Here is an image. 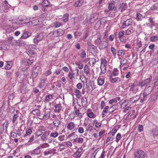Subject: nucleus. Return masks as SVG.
<instances>
[{
  "instance_id": "1",
  "label": "nucleus",
  "mask_w": 158,
  "mask_h": 158,
  "mask_svg": "<svg viewBox=\"0 0 158 158\" xmlns=\"http://www.w3.org/2000/svg\"><path fill=\"white\" fill-rule=\"evenodd\" d=\"M102 37H99L95 41V44L98 46L100 49H102L106 48L107 44L106 41H103L101 40Z\"/></svg>"
},
{
  "instance_id": "2",
  "label": "nucleus",
  "mask_w": 158,
  "mask_h": 158,
  "mask_svg": "<svg viewBox=\"0 0 158 158\" xmlns=\"http://www.w3.org/2000/svg\"><path fill=\"white\" fill-rule=\"evenodd\" d=\"M135 158H144V153L141 150L136 151L134 153Z\"/></svg>"
},
{
  "instance_id": "3",
  "label": "nucleus",
  "mask_w": 158,
  "mask_h": 158,
  "mask_svg": "<svg viewBox=\"0 0 158 158\" xmlns=\"http://www.w3.org/2000/svg\"><path fill=\"white\" fill-rule=\"evenodd\" d=\"M34 61V59L32 57H31L30 58L24 59L22 61L23 64L25 65H31Z\"/></svg>"
},
{
  "instance_id": "4",
  "label": "nucleus",
  "mask_w": 158,
  "mask_h": 158,
  "mask_svg": "<svg viewBox=\"0 0 158 158\" xmlns=\"http://www.w3.org/2000/svg\"><path fill=\"white\" fill-rule=\"evenodd\" d=\"M44 37V35L42 33H40L37 35L34 39V42L36 43L42 40Z\"/></svg>"
},
{
  "instance_id": "5",
  "label": "nucleus",
  "mask_w": 158,
  "mask_h": 158,
  "mask_svg": "<svg viewBox=\"0 0 158 158\" xmlns=\"http://www.w3.org/2000/svg\"><path fill=\"white\" fill-rule=\"evenodd\" d=\"M132 22V20L131 19H128L126 21L123 22V25L122 26V28H124L126 26H128L131 25Z\"/></svg>"
},
{
  "instance_id": "6",
  "label": "nucleus",
  "mask_w": 158,
  "mask_h": 158,
  "mask_svg": "<svg viewBox=\"0 0 158 158\" xmlns=\"http://www.w3.org/2000/svg\"><path fill=\"white\" fill-rule=\"evenodd\" d=\"M82 153V149L81 148H79L73 156L74 157L79 158L81 156Z\"/></svg>"
},
{
  "instance_id": "7",
  "label": "nucleus",
  "mask_w": 158,
  "mask_h": 158,
  "mask_svg": "<svg viewBox=\"0 0 158 158\" xmlns=\"http://www.w3.org/2000/svg\"><path fill=\"white\" fill-rule=\"evenodd\" d=\"M151 82V80L150 79H147L141 82H140L139 85L142 88L144 85H147L148 84Z\"/></svg>"
},
{
  "instance_id": "8",
  "label": "nucleus",
  "mask_w": 158,
  "mask_h": 158,
  "mask_svg": "<svg viewBox=\"0 0 158 158\" xmlns=\"http://www.w3.org/2000/svg\"><path fill=\"white\" fill-rule=\"evenodd\" d=\"M98 14L96 13L91 14L90 16L89 22L90 23H94L95 20V19H94V18Z\"/></svg>"
},
{
  "instance_id": "9",
  "label": "nucleus",
  "mask_w": 158,
  "mask_h": 158,
  "mask_svg": "<svg viewBox=\"0 0 158 158\" xmlns=\"http://www.w3.org/2000/svg\"><path fill=\"white\" fill-rule=\"evenodd\" d=\"M31 33L27 31H24L23 35L20 38L21 39H25L29 37L31 35Z\"/></svg>"
},
{
  "instance_id": "10",
  "label": "nucleus",
  "mask_w": 158,
  "mask_h": 158,
  "mask_svg": "<svg viewBox=\"0 0 158 158\" xmlns=\"http://www.w3.org/2000/svg\"><path fill=\"white\" fill-rule=\"evenodd\" d=\"M109 79L112 83H118L121 81V79L118 77H116L114 78L112 76L110 77Z\"/></svg>"
},
{
  "instance_id": "11",
  "label": "nucleus",
  "mask_w": 158,
  "mask_h": 158,
  "mask_svg": "<svg viewBox=\"0 0 158 158\" xmlns=\"http://www.w3.org/2000/svg\"><path fill=\"white\" fill-rule=\"evenodd\" d=\"M84 72L87 75L89 76V74L90 73V68L88 64H85L84 67Z\"/></svg>"
},
{
  "instance_id": "12",
  "label": "nucleus",
  "mask_w": 158,
  "mask_h": 158,
  "mask_svg": "<svg viewBox=\"0 0 158 158\" xmlns=\"http://www.w3.org/2000/svg\"><path fill=\"white\" fill-rule=\"evenodd\" d=\"M127 7V5L126 3H123L119 5V9L122 12L123 11L126 9Z\"/></svg>"
},
{
  "instance_id": "13",
  "label": "nucleus",
  "mask_w": 158,
  "mask_h": 158,
  "mask_svg": "<svg viewBox=\"0 0 158 158\" xmlns=\"http://www.w3.org/2000/svg\"><path fill=\"white\" fill-rule=\"evenodd\" d=\"M75 126V124L74 123L71 122L68 124L67 128L68 130H72L74 129Z\"/></svg>"
},
{
  "instance_id": "14",
  "label": "nucleus",
  "mask_w": 158,
  "mask_h": 158,
  "mask_svg": "<svg viewBox=\"0 0 158 158\" xmlns=\"http://www.w3.org/2000/svg\"><path fill=\"white\" fill-rule=\"evenodd\" d=\"M34 72H33V75L35 74V76L38 75L39 71H40L41 70L40 67L39 66H34L33 68Z\"/></svg>"
},
{
  "instance_id": "15",
  "label": "nucleus",
  "mask_w": 158,
  "mask_h": 158,
  "mask_svg": "<svg viewBox=\"0 0 158 158\" xmlns=\"http://www.w3.org/2000/svg\"><path fill=\"white\" fill-rule=\"evenodd\" d=\"M54 107L55 108V111L57 113H60V111L61 110L62 107L60 104H56L55 105Z\"/></svg>"
},
{
  "instance_id": "16",
  "label": "nucleus",
  "mask_w": 158,
  "mask_h": 158,
  "mask_svg": "<svg viewBox=\"0 0 158 158\" xmlns=\"http://www.w3.org/2000/svg\"><path fill=\"white\" fill-rule=\"evenodd\" d=\"M152 90V87L150 86H149L147 87H146L144 89V92L148 94H149L151 93Z\"/></svg>"
},
{
  "instance_id": "17",
  "label": "nucleus",
  "mask_w": 158,
  "mask_h": 158,
  "mask_svg": "<svg viewBox=\"0 0 158 158\" xmlns=\"http://www.w3.org/2000/svg\"><path fill=\"white\" fill-rule=\"evenodd\" d=\"M135 31V29L133 27H131L129 28L126 31V35H129L131 33H133Z\"/></svg>"
},
{
  "instance_id": "18",
  "label": "nucleus",
  "mask_w": 158,
  "mask_h": 158,
  "mask_svg": "<svg viewBox=\"0 0 158 158\" xmlns=\"http://www.w3.org/2000/svg\"><path fill=\"white\" fill-rule=\"evenodd\" d=\"M44 116L45 118L46 119H48L49 118L50 115V110H46L45 111Z\"/></svg>"
},
{
  "instance_id": "19",
  "label": "nucleus",
  "mask_w": 158,
  "mask_h": 158,
  "mask_svg": "<svg viewBox=\"0 0 158 158\" xmlns=\"http://www.w3.org/2000/svg\"><path fill=\"white\" fill-rule=\"evenodd\" d=\"M106 18L103 17L100 20H99L97 22L98 24H105L106 23Z\"/></svg>"
},
{
  "instance_id": "20",
  "label": "nucleus",
  "mask_w": 158,
  "mask_h": 158,
  "mask_svg": "<svg viewBox=\"0 0 158 158\" xmlns=\"http://www.w3.org/2000/svg\"><path fill=\"white\" fill-rule=\"evenodd\" d=\"M119 71L116 68L114 69L113 70L111 73L110 76H116L118 75Z\"/></svg>"
},
{
  "instance_id": "21",
  "label": "nucleus",
  "mask_w": 158,
  "mask_h": 158,
  "mask_svg": "<svg viewBox=\"0 0 158 158\" xmlns=\"http://www.w3.org/2000/svg\"><path fill=\"white\" fill-rule=\"evenodd\" d=\"M81 103L83 107H86L87 104V100L85 97H82L81 98Z\"/></svg>"
},
{
  "instance_id": "22",
  "label": "nucleus",
  "mask_w": 158,
  "mask_h": 158,
  "mask_svg": "<svg viewBox=\"0 0 158 158\" xmlns=\"http://www.w3.org/2000/svg\"><path fill=\"white\" fill-rule=\"evenodd\" d=\"M56 31L58 37L62 35L64 33V30L62 29H59Z\"/></svg>"
},
{
  "instance_id": "23",
  "label": "nucleus",
  "mask_w": 158,
  "mask_h": 158,
  "mask_svg": "<svg viewBox=\"0 0 158 158\" xmlns=\"http://www.w3.org/2000/svg\"><path fill=\"white\" fill-rule=\"evenodd\" d=\"M84 139L82 138L79 137L76 138L73 140V142L75 143H82L83 142Z\"/></svg>"
},
{
  "instance_id": "24",
  "label": "nucleus",
  "mask_w": 158,
  "mask_h": 158,
  "mask_svg": "<svg viewBox=\"0 0 158 158\" xmlns=\"http://www.w3.org/2000/svg\"><path fill=\"white\" fill-rule=\"evenodd\" d=\"M69 15L68 14H65L64 15L63 18L62 20L64 23L66 22L69 20Z\"/></svg>"
},
{
  "instance_id": "25",
  "label": "nucleus",
  "mask_w": 158,
  "mask_h": 158,
  "mask_svg": "<svg viewBox=\"0 0 158 158\" xmlns=\"http://www.w3.org/2000/svg\"><path fill=\"white\" fill-rule=\"evenodd\" d=\"M152 133L154 136L158 135V127L153 128L152 130Z\"/></svg>"
},
{
  "instance_id": "26",
  "label": "nucleus",
  "mask_w": 158,
  "mask_h": 158,
  "mask_svg": "<svg viewBox=\"0 0 158 158\" xmlns=\"http://www.w3.org/2000/svg\"><path fill=\"white\" fill-rule=\"evenodd\" d=\"M74 92L77 98H79L81 97V92L80 90L75 89L74 90Z\"/></svg>"
},
{
  "instance_id": "27",
  "label": "nucleus",
  "mask_w": 158,
  "mask_h": 158,
  "mask_svg": "<svg viewBox=\"0 0 158 158\" xmlns=\"http://www.w3.org/2000/svg\"><path fill=\"white\" fill-rule=\"evenodd\" d=\"M98 83L99 85H102L104 83V79L99 77L97 79Z\"/></svg>"
},
{
  "instance_id": "28",
  "label": "nucleus",
  "mask_w": 158,
  "mask_h": 158,
  "mask_svg": "<svg viewBox=\"0 0 158 158\" xmlns=\"http://www.w3.org/2000/svg\"><path fill=\"white\" fill-rule=\"evenodd\" d=\"M53 123L55 127H58L60 123V122L59 120L57 119L54 121L53 122Z\"/></svg>"
},
{
  "instance_id": "29",
  "label": "nucleus",
  "mask_w": 158,
  "mask_h": 158,
  "mask_svg": "<svg viewBox=\"0 0 158 158\" xmlns=\"http://www.w3.org/2000/svg\"><path fill=\"white\" fill-rule=\"evenodd\" d=\"M49 35L50 36L58 37L56 30L54 31L51 32Z\"/></svg>"
},
{
  "instance_id": "30",
  "label": "nucleus",
  "mask_w": 158,
  "mask_h": 158,
  "mask_svg": "<svg viewBox=\"0 0 158 158\" xmlns=\"http://www.w3.org/2000/svg\"><path fill=\"white\" fill-rule=\"evenodd\" d=\"M158 40V36L155 35L151 36L150 38V40L152 42H155Z\"/></svg>"
},
{
  "instance_id": "31",
  "label": "nucleus",
  "mask_w": 158,
  "mask_h": 158,
  "mask_svg": "<svg viewBox=\"0 0 158 158\" xmlns=\"http://www.w3.org/2000/svg\"><path fill=\"white\" fill-rule=\"evenodd\" d=\"M100 69L101 70V73L103 74H104L106 72V66L102 65L100 66Z\"/></svg>"
},
{
  "instance_id": "32",
  "label": "nucleus",
  "mask_w": 158,
  "mask_h": 158,
  "mask_svg": "<svg viewBox=\"0 0 158 158\" xmlns=\"http://www.w3.org/2000/svg\"><path fill=\"white\" fill-rule=\"evenodd\" d=\"M41 5L44 6H47L49 5V3L47 0H43Z\"/></svg>"
},
{
  "instance_id": "33",
  "label": "nucleus",
  "mask_w": 158,
  "mask_h": 158,
  "mask_svg": "<svg viewBox=\"0 0 158 158\" xmlns=\"http://www.w3.org/2000/svg\"><path fill=\"white\" fill-rule=\"evenodd\" d=\"M76 65L78 66V68L79 69H82L83 68V64L81 62L76 61L75 62Z\"/></svg>"
},
{
  "instance_id": "34",
  "label": "nucleus",
  "mask_w": 158,
  "mask_h": 158,
  "mask_svg": "<svg viewBox=\"0 0 158 158\" xmlns=\"http://www.w3.org/2000/svg\"><path fill=\"white\" fill-rule=\"evenodd\" d=\"M12 62L9 61L7 63V65L5 67L6 69H10L12 67Z\"/></svg>"
},
{
  "instance_id": "35",
  "label": "nucleus",
  "mask_w": 158,
  "mask_h": 158,
  "mask_svg": "<svg viewBox=\"0 0 158 158\" xmlns=\"http://www.w3.org/2000/svg\"><path fill=\"white\" fill-rule=\"evenodd\" d=\"M91 51L94 53H98V50L96 46L93 45L91 47Z\"/></svg>"
},
{
  "instance_id": "36",
  "label": "nucleus",
  "mask_w": 158,
  "mask_h": 158,
  "mask_svg": "<svg viewBox=\"0 0 158 158\" xmlns=\"http://www.w3.org/2000/svg\"><path fill=\"white\" fill-rule=\"evenodd\" d=\"M80 112V110L79 109H77L75 111L76 114L77 115L79 118H81L82 117V114Z\"/></svg>"
},
{
  "instance_id": "37",
  "label": "nucleus",
  "mask_w": 158,
  "mask_h": 158,
  "mask_svg": "<svg viewBox=\"0 0 158 158\" xmlns=\"http://www.w3.org/2000/svg\"><path fill=\"white\" fill-rule=\"evenodd\" d=\"M53 99V96L51 95H48L46 96L45 100L47 102H49Z\"/></svg>"
},
{
  "instance_id": "38",
  "label": "nucleus",
  "mask_w": 158,
  "mask_h": 158,
  "mask_svg": "<svg viewBox=\"0 0 158 158\" xmlns=\"http://www.w3.org/2000/svg\"><path fill=\"white\" fill-rule=\"evenodd\" d=\"M32 132V130L31 129H27L26 131V134L24 135L23 136V137L25 138V137L27 136L28 135H29Z\"/></svg>"
},
{
  "instance_id": "39",
  "label": "nucleus",
  "mask_w": 158,
  "mask_h": 158,
  "mask_svg": "<svg viewBox=\"0 0 158 158\" xmlns=\"http://www.w3.org/2000/svg\"><path fill=\"white\" fill-rule=\"evenodd\" d=\"M136 44L138 48H140L142 47V44L140 39H138L137 40Z\"/></svg>"
},
{
  "instance_id": "40",
  "label": "nucleus",
  "mask_w": 158,
  "mask_h": 158,
  "mask_svg": "<svg viewBox=\"0 0 158 158\" xmlns=\"http://www.w3.org/2000/svg\"><path fill=\"white\" fill-rule=\"evenodd\" d=\"M59 134L57 132H52L50 134V136L51 137H52L53 138H56L57 137Z\"/></svg>"
},
{
  "instance_id": "41",
  "label": "nucleus",
  "mask_w": 158,
  "mask_h": 158,
  "mask_svg": "<svg viewBox=\"0 0 158 158\" xmlns=\"http://www.w3.org/2000/svg\"><path fill=\"white\" fill-rule=\"evenodd\" d=\"M114 8H116L115 7V5L114 4L112 3H110L108 5V9L110 10H112Z\"/></svg>"
},
{
  "instance_id": "42",
  "label": "nucleus",
  "mask_w": 158,
  "mask_h": 158,
  "mask_svg": "<svg viewBox=\"0 0 158 158\" xmlns=\"http://www.w3.org/2000/svg\"><path fill=\"white\" fill-rule=\"evenodd\" d=\"M121 134L119 133H118L117 135L116 136V141L117 143H118V141H119V140L121 139Z\"/></svg>"
},
{
  "instance_id": "43",
  "label": "nucleus",
  "mask_w": 158,
  "mask_h": 158,
  "mask_svg": "<svg viewBox=\"0 0 158 158\" xmlns=\"http://www.w3.org/2000/svg\"><path fill=\"white\" fill-rule=\"evenodd\" d=\"M79 71V70L76 68L75 70H74L73 71L71 70L72 72L73 73V75L74 76H75V75L77 76Z\"/></svg>"
},
{
  "instance_id": "44",
  "label": "nucleus",
  "mask_w": 158,
  "mask_h": 158,
  "mask_svg": "<svg viewBox=\"0 0 158 158\" xmlns=\"http://www.w3.org/2000/svg\"><path fill=\"white\" fill-rule=\"evenodd\" d=\"M40 111L38 109H35L34 110H33L32 111V113L34 114H36L37 115H39V114H40Z\"/></svg>"
},
{
  "instance_id": "45",
  "label": "nucleus",
  "mask_w": 158,
  "mask_h": 158,
  "mask_svg": "<svg viewBox=\"0 0 158 158\" xmlns=\"http://www.w3.org/2000/svg\"><path fill=\"white\" fill-rule=\"evenodd\" d=\"M53 24H54L53 26L55 28L59 27L61 25V24L58 22H55V23H54Z\"/></svg>"
},
{
  "instance_id": "46",
  "label": "nucleus",
  "mask_w": 158,
  "mask_h": 158,
  "mask_svg": "<svg viewBox=\"0 0 158 158\" xmlns=\"http://www.w3.org/2000/svg\"><path fill=\"white\" fill-rule=\"evenodd\" d=\"M52 152L53 151L51 149L49 150L48 151H45L44 153V156H46L49 154H50L51 153H52Z\"/></svg>"
},
{
  "instance_id": "47",
  "label": "nucleus",
  "mask_w": 158,
  "mask_h": 158,
  "mask_svg": "<svg viewBox=\"0 0 158 158\" xmlns=\"http://www.w3.org/2000/svg\"><path fill=\"white\" fill-rule=\"evenodd\" d=\"M86 54L85 51L83 50L80 54V56L81 58H83L86 57Z\"/></svg>"
},
{
  "instance_id": "48",
  "label": "nucleus",
  "mask_w": 158,
  "mask_h": 158,
  "mask_svg": "<svg viewBox=\"0 0 158 158\" xmlns=\"http://www.w3.org/2000/svg\"><path fill=\"white\" fill-rule=\"evenodd\" d=\"M107 65V61L105 59H102L101 60V65L106 66Z\"/></svg>"
},
{
  "instance_id": "49",
  "label": "nucleus",
  "mask_w": 158,
  "mask_h": 158,
  "mask_svg": "<svg viewBox=\"0 0 158 158\" xmlns=\"http://www.w3.org/2000/svg\"><path fill=\"white\" fill-rule=\"evenodd\" d=\"M81 35V32L79 31H76L74 33V35L75 38H78V36Z\"/></svg>"
},
{
  "instance_id": "50",
  "label": "nucleus",
  "mask_w": 158,
  "mask_h": 158,
  "mask_svg": "<svg viewBox=\"0 0 158 158\" xmlns=\"http://www.w3.org/2000/svg\"><path fill=\"white\" fill-rule=\"evenodd\" d=\"M118 56H123L125 54V52L124 51L122 50H119L118 51Z\"/></svg>"
},
{
  "instance_id": "51",
  "label": "nucleus",
  "mask_w": 158,
  "mask_h": 158,
  "mask_svg": "<svg viewBox=\"0 0 158 158\" xmlns=\"http://www.w3.org/2000/svg\"><path fill=\"white\" fill-rule=\"evenodd\" d=\"M124 31H122L119 32L118 34V37L120 39L121 37H122L124 35Z\"/></svg>"
},
{
  "instance_id": "52",
  "label": "nucleus",
  "mask_w": 158,
  "mask_h": 158,
  "mask_svg": "<svg viewBox=\"0 0 158 158\" xmlns=\"http://www.w3.org/2000/svg\"><path fill=\"white\" fill-rule=\"evenodd\" d=\"M88 116L90 118L94 117V114L93 112H88L87 113Z\"/></svg>"
},
{
  "instance_id": "53",
  "label": "nucleus",
  "mask_w": 158,
  "mask_h": 158,
  "mask_svg": "<svg viewBox=\"0 0 158 158\" xmlns=\"http://www.w3.org/2000/svg\"><path fill=\"white\" fill-rule=\"evenodd\" d=\"M111 50L114 56H115L117 53L116 49L113 47H111Z\"/></svg>"
},
{
  "instance_id": "54",
  "label": "nucleus",
  "mask_w": 158,
  "mask_h": 158,
  "mask_svg": "<svg viewBox=\"0 0 158 158\" xmlns=\"http://www.w3.org/2000/svg\"><path fill=\"white\" fill-rule=\"evenodd\" d=\"M88 86L91 87L94 89L95 88L94 82L92 81L90 82Z\"/></svg>"
},
{
  "instance_id": "55",
  "label": "nucleus",
  "mask_w": 158,
  "mask_h": 158,
  "mask_svg": "<svg viewBox=\"0 0 158 158\" xmlns=\"http://www.w3.org/2000/svg\"><path fill=\"white\" fill-rule=\"evenodd\" d=\"M108 34L107 32H105L104 33V35L103 37V39H102V40L103 39L105 40L106 41L107 40Z\"/></svg>"
},
{
  "instance_id": "56",
  "label": "nucleus",
  "mask_w": 158,
  "mask_h": 158,
  "mask_svg": "<svg viewBox=\"0 0 158 158\" xmlns=\"http://www.w3.org/2000/svg\"><path fill=\"white\" fill-rule=\"evenodd\" d=\"M41 139L43 141H45L47 139V136L45 133H44L41 136Z\"/></svg>"
},
{
  "instance_id": "57",
  "label": "nucleus",
  "mask_w": 158,
  "mask_h": 158,
  "mask_svg": "<svg viewBox=\"0 0 158 158\" xmlns=\"http://www.w3.org/2000/svg\"><path fill=\"white\" fill-rule=\"evenodd\" d=\"M19 117V115L18 114H14L13 118V123H14L17 120L18 118Z\"/></svg>"
},
{
  "instance_id": "58",
  "label": "nucleus",
  "mask_w": 158,
  "mask_h": 158,
  "mask_svg": "<svg viewBox=\"0 0 158 158\" xmlns=\"http://www.w3.org/2000/svg\"><path fill=\"white\" fill-rule=\"evenodd\" d=\"M117 102V100H116V99H113L111 100H110L109 102V103L110 104H112L113 103H116Z\"/></svg>"
},
{
  "instance_id": "59",
  "label": "nucleus",
  "mask_w": 158,
  "mask_h": 158,
  "mask_svg": "<svg viewBox=\"0 0 158 158\" xmlns=\"http://www.w3.org/2000/svg\"><path fill=\"white\" fill-rule=\"evenodd\" d=\"M22 130H20L19 129H18L16 131V132L17 135L19 136H20L21 135V131H22Z\"/></svg>"
},
{
  "instance_id": "60",
  "label": "nucleus",
  "mask_w": 158,
  "mask_h": 158,
  "mask_svg": "<svg viewBox=\"0 0 158 158\" xmlns=\"http://www.w3.org/2000/svg\"><path fill=\"white\" fill-rule=\"evenodd\" d=\"M11 136L13 138H15L17 137V134L16 132H11L10 133Z\"/></svg>"
},
{
  "instance_id": "61",
  "label": "nucleus",
  "mask_w": 158,
  "mask_h": 158,
  "mask_svg": "<svg viewBox=\"0 0 158 158\" xmlns=\"http://www.w3.org/2000/svg\"><path fill=\"white\" fill-rule=\"evenodd\" d=\"M131 88L130 89V90L131 91H134V88H135L137 86V85H135L134 83H131Z\"/></svg>"
},
{
  "instance_id": "62",
  "label": "nucleus",
  "mask_w": 158,
  "mask_h": 158,
  "mask_svg": "<svg viewBox=\"0 0 158 158\" xmlns=\"http://www.w3.org/2000/svg\"><path fill=\"white\" fill-rule=\"evenodd\" d=\"M143 16L140 13L137 14V20H141L143 18Z\"/></svg>"
},
{
  "instance_id": "63",
  "label": "nucleus",
  "mask_w": 158,
  "mask_h": 158,
  "mask_svg": "<svg viewBox=\"0 0 158 158\" xmlns=\"http://www.w3.org/2000/svg\"><path fill=\"white\" fill-rule=\"evenodd\" d=\"M117 130L116 129L113 128L111 131V134L112 136H114Z\"/></svg>"
},
{
  "instance_id": "64",
  "label": "nucleus",
  "mask_w": 158,
  "mask_h": 158,
  "mask_svg": "<svg viewBox=\"0 0 158 158\" xmlns=\"http://www.w3.org/2000/svg\"><path fill=\"white\" fill-rule=\"evenodd\" d=\"M152 9H156L158 8V2L154 4L151 7Z\"/></svg>"
}]
</instances>
